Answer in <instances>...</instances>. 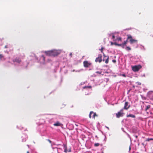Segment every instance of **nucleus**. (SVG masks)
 Returning <instances> with one entry per match:
<instances>
[{
	"instance_id": "1",
	"label": "nucleus",
	"mask_w": 153,
	"mask_h": 153,
	"mask_svg": "<svg viewBox=\"0 0 153 153\" xmlns=\"http://www.w3.org/2000/svg\"><path fill=\"white\" fill-rule=\"evenodd\" d=\"M59 51L52 50L48 51H45V53L48 56H57L60 53Z\"/></svg>"
},
{
	"instance_id": "2",
	"label": "nucleus",
	"mask_w": 153,
	"mask_h": 153,
	"mask_svg": "<svg viewBox=\"0 0 153 153\" xmlns=\"http://www.w3.org/2000/svg\"><path fill=\"white\" fill-rule=\"evenodd\" d=\"M128 36L127 39H129V41L131 44H132L134 43L137 42V40L133 39H132V37L130 35H127Z\"/></svg>"
},
{
	"instance_id": "3",
	"label": "nucleus",
	"mask_w": 153,
	"mask_h": 153,
	"mask_svg": "<svg viewBox=\"0 0 153 153\" xmlns=\"http://www.w3.org/2000/svg\"><path fill=\"white\" fill-rule=\"evenodd\" d=\"M142 68L140 65H135L132 67V70L134 72L138 71Z\"/></svg>"
},
{
	"instance_id": "4",
	"label": "nucleus",
	"mask_w": 153,
	"mask_h": 153,
	"mask_svg": "<svg viewBox=\"0 0 153 153\" xmlns=\"http://www.w3.org/2000/svg\"><path fill=\"white\" fill-rule=\"evenodd\" d=\"M123 109H121L116 114V117L119 118L120 117H123L124 114V113L123 112Z\"/></svg>"
},
{
	"instance_id": "5",
	"label": "nucleus",
	"mask_w": 153,
	"mask_h": 153,
	"mask_svg": "<svg viewBox=\"0 0 153 153\" xmlns=\"http://www.w3.org/2000/svg\"><path fill=\"white\" fill-rule=\"evenodd\" d=\"M102 56L101 54H99L98 57L95 60L96 62H99L100 63L102 61Z\"/></svg>"
},
{
	"instance_id": "6",
	"label": "nucleus",
	"mask_w": 153,
	"mask_h": 153,
	"mask_svg": "<svg viewBox=\"0 0 153 153\" xmlns=\"http://www.w3.org/2000/svg\"><path fill=\"white\" fill-rule=\"evenodd\" d=\"M91 64V63L90 62H88L87 61H84L83 62V65L84 67L87 68L89 67Z\"/></svg>"
},
{
	"instance_id": "7",
	"label": "nucleus",
	"mask_w": 153,
	"mask_h": 153,
	"mask_svg": "<svg viewBox=\"0 0 153 153\" xmlns=\"http://www.w3.org/2000/svg\"><path fill=\"white\" fill-rule=\"evenodd\" d=\"M147 97L150 100H153V91H149L147 94Z\"/></svg>"
},
{
	"instance_id": "8",
	"label": "nucleus",
	"mask_w": 153,
	"mask_h": 153,
	"mask_svg": "<svg viewBox=\"0 0 153 153\" xmlns=\"http://www.w3.org/2000/svg\"><path fill=\"white\" fill-rule=\"evenodd\" d=\"M13 62H16L18 63H20L21 62V60L19 58H16L13 59Z\"/></svg>"
},
{
	"instance_id": "9",
	"label": "nucleus",
	"mask_w": 153,
	"mask_h": 153,
	"mask_svg": "<svg viewBox=\"0 0 153 153\" xmlns=\"http://www.w3.org/2000/svg\"><path fill=\"white\" fill-rule=\"evenodd\" d=\"M128 102H125V104L123 108V109H126V110H127L128 108H129L130 107V105H128Z\"/></svg>"
},
{
	"instance_id": "10",
	"label": "nucleus",
	"mask_w": 153,
	"mask_h": 153,
	"mask_svg": "<svg viewBox=\"0 0 153 153\" xmlns=\"http://www.w3.org/2000/svg\"><path fill=\"white\" fill-rule=\"evenodd\" d=\"M61 125V124L59 122L57 121L56 123L53 124L54 126H60Z\"/></svg>"
},
{
	"instance_id": "11",
	"label": "nucleus",
	"mask_w": 153,
	"mask_h": 153,
	"mask_svg": "<svg viewBox=\"0 0 153 153\" xmlns=\"http://www.w3.org/2000/svg\"><path fill=\"white\" fill-rule=\"evenodd\" d=\"M64 152H68L67 146L65 145H64Z\"/></svg>"
},
{
	"instance_id": "12",
	"label": "nucleus",
	"mask_w": 153,
	"mask_h": 153,
	"mask_svg": "<svg viewBox=\"0 0 153 153\" xmlns=\"http://www.w3.org/2000/svg\"><path fill=\"white\" fill-rule=\"evenodd\" d=\"M128 40L127 39L126 41H124V42L123 43H122V45H123V48H124V47H125V45H126V44L127 43V42H128V40Z\"/></svg>"
},
{
	"instance_id": "13",
	"label": "nucleus",
	"mask_w": 153,
	"mask_h": 153,
	"mask_svg": "<svg viewBox=\"0 0 153 153\" xmlns=\"http://www.w3.org/2000/svg\"><path fill=\"white\" fill-rule=\"evenodd\" d=\"M127 117H131L133 118H135V115H133V114H129L127 115Z\"/></svg>"
},
{
	"instance_id": "14",
	"label": "nucleus",
	"mask_w": 153,
	"mask_h": 153,
	"mask_svg": "<svg viewBox=\"0 0 153 153\" xmlns=\"http://www.w3.org/2000/svg\"><path fill=\"white\" fill-rule=\"evenodd\" d=\"M149 34L150 37H153V31L150 32Z\"/></svg>"
},
{
	"instance_id": "15",
	"label": "nucleus",
	"mask_w": 153,
	"mask_h": 153,
	"mask_svg": "<svg viewBox=\"0 0 153 153\" xmlns=\"http://www.w3.org/2000/svg\"><path fill=\"white\" fill-rule=\"evenodd\" d=\"M93 118H94V119H95V117H97L98 116L96 114V113H94H94H93Z\"/></svg>"
},
{
	"instance_id": "16",
	"label": "nucleus",
	"mask_w": 153,
	"mask_h": 153,
	"mask_svg": "<svg viewBox=\"0 0 153 153\" xmlns=\"http://www.w3.org/2000/svg\"><path fill=\"white\" fill-rule=\"evenodd\" d=\"M93 113H94V112L92 111H91L90 112V114H89V117L90 118H91V115L93 114Z\"/></svg>"
},
{
	"instance_id": "17",
	"label": "nucleus",
	"mask_w": 153,
	"mask_h": 153,
	"mask_svg": "<svg viewBox=\"0 0 153 153\" xmlns=\"http://www.w3.org/2000/svg\"><path fill=\"white\" fill-rule=\"evenodd\" d=\"M150 107V105H148L146 106V108L145 109V111H147L148 109H149Z\"/></svg>"
},
{
	"instance_id": "18",
	"label": "nucleus",
	"mask_w": 153,
	"mask_h": 153,
	"mask_svg": "<svg viewBox=\"0 0 153 153\" xmlns=\"http://www.w3.org/2000/svg\"><path fill=\"white\" fill-rule=\"evenodd\" d=\"M108 59H109V57L108 56L106 59L105 61V63L106 64H107L108 62Z\"/></svg>"
},
{
	"instance_id": "19",
	"label": "nucleus",
	"mask_w": 153,
	"mask_h": 153,
	"mask_svg": "<svg viewBox=\"0 0 153 153\" xmlns=\"http://www.w3.org/2000/svg\"><path fill=\"white\" fill-rule=\"evenodd\" d=\"M126 50L130 51L131 50V48L129 47L128 46L126 47Z\"/></svg>"
},
{
	"instance_id": "20",
	"label": "nucleus",
	"mask_w": 153,
	"mask_h": 153,
	"mask_svg": "<svg viewBox=\"0 0 153 153\" xmlns=\"http://www.w3.org/2000/svg\"><path fill=\"white\" fill-rule=\"evenodd\" d=\"M99 145H100V144L99 143H95L94 144V146L95 147L98 146H99Z\"/></svg>"
},
{
	"instance_id": "21",
	"label": "nucleus",
	"mask_w": 153,
	"mask_h": 153,
	"mask_svg": "<svg viewBox=\"0 0 153 153\" xmlns=\"http://www.w3.org/2000/svg\"><path fill=\"white\" fill-rule=\"evenodd\" d=\"M120 76H122L124 77H126V75L125 74H120Z\"/></svg>"
},
{
	"instance_id": "22",
	"label": "nucleus",
	"mask_w": 153,
	"mask_h": 153,
	"mask_svg": "<svg viewBox=\"0 0 153 153\" xmlns=\"http://www.w3.org/2000/svg\"><path fill=\"white\" fill-rule=\"evenodd\" d=\"M151 140H153V139L152 138H148L147 140H146V141H149Z\"/></svg>"
},
{
	"instance_id": "23",
	"label": "nucleus",
	"mask_w": 153,
	"mask_h": 153,
	"mask_svg": "<svg viewBox=\"0 0 153 153\" xmlns=\"http://www.w3.org/2000/svg\"><path fill=\"white\" fill-rule=\"evenodd\" d=\"M102 72H101V71H97L96 72V73L97 74H101Z\"/></svg>"
},
{
	"instance_id": "24",
	"label": "nucleus",
	"mask_w": 153,
	"mask_h": 153,
	"mask_svg": "<svg viewBox=\"0 0 153 153\" xmlns=\"http://www.w3.org/2000/svg\"><path fill=\"white\" fill-rule=\"evenodd\" d=\"M136 84L138 85H141V83L140 82H136Z\"/></svg>"
},
{
	"instance_id": "25",
	"label": "nucleus",
	"mask_w": 153,
	"mask_h": 153,
	"mask_svg": "<svg viewBox=\"0 0 153 153\" xmlns=\"http://www.w3.org/2000/svg\"><path fill=\"white\" fill-rule=\"evenodd\" d=\"M117 46H121L122 47V48H123V45H122V44H117Z\"/></svg>"
},
{
	"instance_id": "26",
	"label": "nucleus",
	"mask_w": 153,
	"mask_h": 153,
	"mask_svg": "<svg viewBox=\"0 0 153 153\" xmlns=\"http://www.w3.org/2000/svg\"><path fill=\"white\" fill-rule=\"evenodd\" d=\"M103 48L102 47L101 49H100V50L101 51V52L102 53H103Z\"/></svg>"
},
{
	"instance_id": "27",
	"label": "nucleus",
	"mask_w": 153,
	"mask_h": 153,
	"mask_svg": "<svg viewBox=\"0 0 153 153\" xmlns=\"http://www.w3.org/2000/svg\"><path fill=\"white\" fill-rule=\"evenodd\" d=\"M121 39H122V38L121 37H119L118 39H117V40H120V41H121Z\"/></svg>"
},
{
	"instance_id": "28",
	"label": "nucleus",
	"mask_w": 153,
	"mask_h": 153,
	"mask_svg": "<svg viewBox=\"0 0 153 153\" xmlns=\"http://www.w3.org/2000/svg\"><path fill=\"white\" fill-rule=\"evenodd\" d=\"M3 56L1 54H0V59H1L3 57Z\"/></svg>"
},
{
	"instance_id": "29",
	"label": "nucleus",
	"mask_w": 153,
	"mask_h": 153,
	"mask_svg": "<svg viewBox=\"0 0 153 153\" xmlns=\"http://www.w3.org/2000/svg\"><path fill=\"white\" fill-rule=\"evenodd\" d=\"M112 61L114 63H115L116 62V61L115 59L113 60Z\"/></svg>"
},
{
	"instance_id": "30",
	"label": "nucleus",
	"mask_w": 153,
	"mask_h": 153,
	"mask_svg": "<svg viewBox=\"0 0 153 153\" xmlns=\"http://www.w3.org/2000/svg\"><path fill=\"white\" fill-rule=\"evenodd\" d=\"M103 53V56H104V58L107 57V56L105 55L104 54V53Z\"/></svg>"
},
{
	"instance_id": "31",
	"label": "nucleus",
	"mask_w": 153,
	"mask_h": 153,
	"mask_svg": "<svg viewBox=\"0 0 153 153\" xmlns=\"http://www.w3.org/2000/svg\"><path fill=\"white\" fill-rule=\"evenodd\" d=\"M47 140L50 143H51V141L49 139H48Z\"/></svg>"
},
{
	"instance_id": "32",
	"label": "nucleus",
	"mask_w": 153,
	"mask_h": 153,
	"mask_svg": "<svg viewBox=\"0 0 153 153\" xmlns=\"http://www.w3.org/2000/svg\"><path fill=\"white\" fill-rule=\"evenodd\" d=\"M42 57L43 58V59L44 60H45V57H44V56L43 55H42Z\"/></svg>"
},
{
	"instance_id": "33",
	"label": "nucleus",
	"mask_w": 153,
	"mask_h": 153,
	"mask_svg": "<svg viewBox=\"0 0 153 153\" xmlns=\"http://www.w3.org/2000/svg\"><path fill=\"white\" fill-rule=\"evenodd\" d=\"M111 45H114V43H113V42H111Z\"/></svg>"
},
{
	"instance_id": "34",
	"label": "nucleus",
	"mask_w": 153,
	"mask_h": 153,
	"mask_svg": "<svg viewBox=\"0 0 153 153\" xmlns=\"http://www.w3.org/2000/svg\"><path fill=\"white\" fill-rule=\"evenodd\" d=\"M70 55L71 57H72V53H70Z\"/></svg>"
},
{
	"instance_id": "35",
	"label": "nucleus",
	"mask_w": 153,
	"mask_h": 153,
	"mask_svg": "<svg viewBox=\"0 0 153 153\" xmlns=\"http://www.w3.org/2000/svg\"><path fill=\"white\" fill-rule=\"evenodd\" d=\"M115 38V36H114V35H113L112 36V39H114Z\"/></svg>"
},
{
	"instance_id": "36",
	"label": "nucleus",
	"mask_w": 153,
	"mask_h": 153,
	"mask_svg": "<svg viewBox=\"0 0 153 153\" xmlns=\"http://www.w3.org/2000/svg\"><path fill=\"white\" fill-rule=\"evenodd\" d=\"M117 43H116V42L114 43V45H117Z\"/></svg>"
},
{
	"instance_id": "37",
	"label": "nucleus",
	"mask_w": 153,
	"mask_h": 153,
	"mask_svg": "<svg viewBox=\"0 0 153 153\" xmlns=\"http://www.w3.org/2000/svg\"><path fill=\"white\" fill-rule=\"evenodd\" d=\"M5 47V48H7V45H5V47Z\"/></svg>"
},
{
	"instance_id": "38",
	"label": "nucleus",
	"mask_w": 153,
	"mask_h": 153,
	"mask_svg": "<svg viewBox=\"0 0 153 153\" xmlns=\"http://www.w3.org/2000/svg\"><path fill=\"white\" fill-rule=\"evenodd\" d=\"M27 153H29V152L28 151H27Z\"/></svg>"
},
{
	"instance_id": "39",
	"label": "nucleus",
	"mask_w": 153,
	"mask_h": 153,
	"mask_svg": "<svg viewBox=\"0 0 153 153\" xmlns=\"http://www.w3.org/2000/svg\"><path fill=\"white\" fill-rule=\"evenodd\" d=\"M131 149V147H130V146L129 147V149L130 150Z\"/></svg>"
},
{
	"instance_id": "40",
	"label": "nucleus",
	"mask_w": 153,
	"mask_h": 153,
	"mask_svg": "<svg viewBox=\"0 0 153 153\" xmlns=\"http://www.w3.org/2000/svg\"><path fill=\"white\" fill-rule=\"evenodd\" d=\"M137 136H136V138H137Z\"/></svg>"
},
{
	"instance_id": "41",
	"label": "nucleus",
	"mask_w": 153,
	"mask_h": 153,
	"mask_svg": "<svg viewBox=\"0 0 153 153\" xmlns=\"http://www.w3.org/2000/svg\"><path fill=\"white\" fill-rule=\"evenodd\" d=\"M103 61H104V59H103Z\"/></svg>"
}]
</instances>
